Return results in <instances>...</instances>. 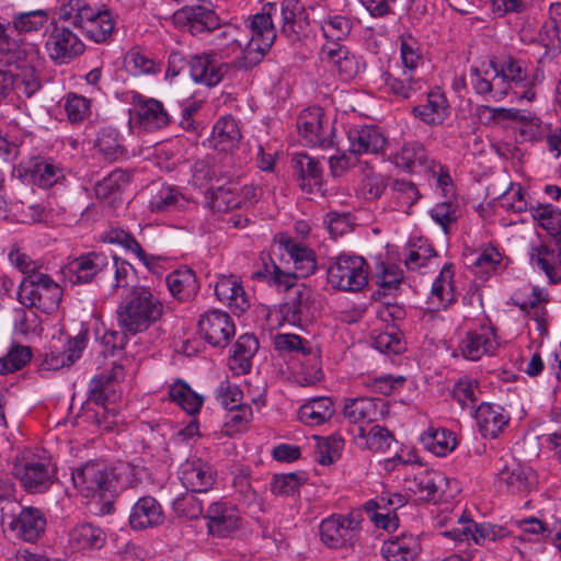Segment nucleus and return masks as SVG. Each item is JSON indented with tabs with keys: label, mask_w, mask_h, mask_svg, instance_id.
Segmentation results:
<instances>
[{
	"label": "nucleus",
	"mask_w": 561,
	"mask_h": 561,
	"mask_svg": "<svg viewBox=\"0 0 561 561\" xmlns=\"http://www.w3.org/2000/svg\"><path fill=\"white\" fill-rule=\"evenodd\" d=\"M388 413L386 400L380 398L358 397L346 399L343 408L344 417L358 425V436L365 437V426L378 422Z\"/></svg>",
	"instance_id": "obj_12"
},
{
	"label": "nucleus",
	"mask_w": 561,
	"mask_h": 561,
	"mask_svg": "<svg viewBox=\"0 0 561 561\" xmlns=\"http://www.w3.org/2000/svg\"><path fill=\"white\" fill-rule=\"evenodd\" d=\"M366 447L375 453H382L390 448L394 440L393 434L380 425L373 426L368 432L365 431Z\"/></svg>",
	"instance_id": "obj_64"
},
{
	"label": "nucleus",
	"mask_w": 561,
	"mask_h": 561,
	"mask_svg": "<svg viewBox=\"0 0 561 561\" xmlns=\"http://www.w3.org/2000/svg\"><path fill=\"white\" fill-rule=\"evenodd\" d=\"M104 11L108 9L96 0H64L59 8V20L82 33Z\"/></svg>",
	"instance_id": "obj_16"
},
{
	"label": "nucleus",
	"mask_w": 561,
	"mask_h": 561,
	"mask_svg": "<svg viewBox=\"0 0 561 561\" xmlns=\"http://www.w3.org/2000/svg\"><path fill=\"white\" fill-rule=\"evenodd\" d=\"M334 414V404L328 397L310 399L298 411V419L308 426H317L325 423Z\"/></svg>",
	"instance_id": "obj_37"
},
{
	"label": "nucleus",
	"mask_w": 561,
	"mask_h": 561,
	"mask_svg": "<svg viewBox=\"0 0 561 561\" xmlns=\"http://www.w3.org/2000/svg\"><path fill=\"white\" fill-rule=\"evenodd\" d=\"M70 27L69 24L55 25L46 42L49 57L59 65L69 64L85 49L78 34Z\"/></svg>",
	"instance_id": "obj_14"
},
{
	"label": "nucleus",
	"mask_w": 561,
	"mask_h": 561,
	"mask_svg": "<svg viewBox=\"0 0 561 561\" xmlns=\"http://www.w3.org/2000/svg\"><path fill=\"white\" fill-rule=\"evenodd\" d=\"M198 334L214 347H226L236 334L231 317L221 310H208L198 321Z\"/></svg>",
	"instance_id": "obj_13"
},
{
	"label": "nucleus",
	"mask_w": 561,
	"mask_h": 561,
	"mask_svg": "<svg viewBox=\"0 0 561 561\" xmlns=\"http://www.w3.org/2000/svg\"><path fill=\"white\" fill-rule=\"evenodd\" d=\"M343 447L344 439L339 434H333L325 438H318L316 459L319 463L329 466L341 457Z\"/></svg>",
	"instance_id": "obj_53"
},
{
	"label": "nucleus",
	"mask_w": 561,
	"mask_h": 561,
	"mask_svg": "<svg viewBox=\"0 0 561 561\" xmlns=\"http://www.w3.org/2000/svg\"><path fill=\"white\" fill-rule=\"evenodd\" d=\"M374 347L383 354H400L405 348L402 340V333L397 327L391 325L386 331L379 332L373 336Z\"/></svg>",
	"instance_id": "obj_54"
},
{
	"label": "nucleus",
	"mask_w": 561,
	"mask_h": 561,
	"mask_svg": "<svg viewBox=\"0 0 561 561\" xmlns=\"http://www.w3.org/2000/svg\"><path fill=\"white\" fill-rule=\"evenodd\" d=\"M32 358L30 346L14 344L8 353L0 358V375H7L22 369Z\"/></svg>",
	"instance_id": "obj_55"
},
{
	"label": "nucleus",
	"mask_w": 561,
	"mask_h": 561,
	"mask_svg": "<svg viewBox=\"0 0 561 561\" xmlns=\"http://www.w3.org/2000/svg\"><path fill=\"white\" fill-rule=\"evenodd\" d=\"M12 34L11 25L0 22V65L15 67L21 62H33L37 58V47Z\"/></svg>",
	"instance_id": "obj_17"
},
{
	"label": "nucleus",
	"mask_w": 561,
	"mask_h": 561,
	"mask_svg": "<svg viewBox=\"0 0 561 561\" xmlns=\"http://www.w3.org/2000/svg\"><path fill=\"white\" fill-rule=\"evenodd\" d=\"M18 297L26 308H36L44 313H51L60 305L62 288L48 274H33L23 276Z\"/></svg>",
	"instance_id": "obj_4"
},
{
	"label": "nucleus",
	"mask_w": 561,
	"mask_h": 561,
	"mask_svg": "<svg viewBox=\"0 0 561 561\" xmlns=\"http://www.w3.org/2000/svg\"><path fill=\"white\" fill-rule=\"evenodd\" d=\"M348 151L354 156L382 154L388 140L382 130L374 125L353 126L347 130Z\"/></svg>",
	"instance_id": "obj_19"
},
{
	"label": "nucleus",
	"mask_w": 561,
	"mask_h": 561,
	"mask_svg": "<svg viewBox=\"0 0 561 561\" xmlns=\"http://www.w3.org/2000/svg\"><path fill=\"white\" fill-rule=\"evenodd\" d=\"M277 243L291 261L294 270L283 268L268 254L262 255V266L253 274L255 278L264 279L278 288L289 289L295 286L297 278L308 277L316 272L317 257L312 249L296 242L286 233L277 236Z\"/></svg>",
	"instance_id": "obj_2"
},
{
	"label": "nucleus",
	"mask_w": 561,
	"mask_h": 561,
	"mask_svg": "<svg viewBox=\"0 0 561 561\" xmlns=\"http://www.w3.org/2000/svg\"><path fill=\"white\" fill-rule=\"evenodd\" d=\"M421 443L425 449L436 456H445L456 447V438L450 431L430 427L421 436Z\"/></svg>",
	"instance_id": "obj_46"
},
{
	"label": "nucleus",
	"mask_w": 561,
	"mask_h": 561,
	"mask_svg": "<svg viewBox=\"0 0 561 561\" xmlns=\"http://www.w3.org/2000/svg\"><path fill=\"white\" fill-rule=\"evenodd\" d=\"M381 551L387 561H414L420 543L412 535L394 536L383 542Z\"/></svg>",
	"instance_id": "obj_33"
},
{
	"label": "nucleus",
	"mask_w": 561,
	"mask_h": 561,
	"mask_svg": "<svg viewBox=\"0 0 561 561\" xmlns=\"http://www.w3.org/2000/svg\"><path fill=\"white\" fill-rule=\"evenodd\" d=\"M163 314L161 299L147 286H135L116 309L121 330L131 335L147 331Z\"/></svg>",
	"instance_id": "obj_3"
},
{
	"label": "nucleus",
	"mask_w": 561,
	"mask_h": 561,
	"mask_svg": "<svg viewBox=\"0 0 561 561\" xmlns=\"http://www.w3.org/2000/svg\"><path fill=\"white\" fill-rule=\"evenodd\" d=\"M188 205V199L172 186H162L151 198L150 209L157 213L182 210Z\"/></svg>",
	"instance_id": "obj_47"
},
{
	"label": "nucleus",
	"mask_w": 561,
	"mask_h": 561,
	"mask_svg": "<svg viewBox=\"0 0 561 561\" xmlns=\"http://www.w3.org/2000/svg\"><path fill=\"white\" fill-rule=\"evenodd\" d=\"M178 14L186 20L194 35L216 30L219 26L218 15L207 5H188Z\"/></svg>",
	"instance_id": "obj_35"
},
{
	"label": "nucleus",
	"mask_w": 561,
	"mask_h": 561,
	"mask_svg": "<svg viewBox=\"0 0 561 561\" xmlns=\"http://www.w3.org/2000/svg\"><path fill=\"white\" fill-rule=\"evenodd\" d=\"M247 26L251 32V36L242 34L238 28L232 26L227 27L217 35V46L219 47L218 56L220 59L229 58L233 54L241 51V56L233 61V65L238 69L242 70L252 69L263 60V58H260L254 64H250L248 60L250 56V44L252 41H255V43L259 44L261 43V39L255 38L254 28L252 25V16L249 19Z\"/></svg>",
	"instance_id": "obj_10"
},
{
	"label": "nucleus",
	"mask_w": 561,
	"mask_h": 561,
	"mask_svg": "<svg viewBox=\"0 0 561 561\" xmlns=\"http://www.w3.org/2000/svg\"><path fill=\"white\" fill-rule=\"evenodd\" d=\"M413 113L425 124L440 125L449 114V104L442 91L432 90L426 103L415 106Z\"/></svg>",
	"instance_id": "obj_31"
},
{
	"label": "nucleus",
	"mask_w": 561,
	"mask_h": 561,
	"mask_svg": "<svg viewBox=\"0 0 561 561\" xmlns=\"http://www.w3.org/2000/svg\"><path fill=\"white\" fill-rule=\"evenodd\" d=\"M274 348L283 354L301 355L302 357L313 355V359L318 358L313 354L310 343L301 336L294 333H277L273 336Z\"/></svg>",
	"instance_id": "obj_49"
},
{
	"label": "nucleus",
	"mask_w": 561,
	"mask_h": 561,
	"mask_svg": "<svg viewBox=\"0 0 561 561\" xmlns=\"http://www.w3.org/2000/svg\"><path fill=\"white\" fill-rule=\"evenodd\" d=\"M105 541L104 531L92 524H81L69 534V543L77 550L100 549Z\"/></svg>",
	"instance_id": "obj_42"
},
{
	"label": "nucleus",
	"mask_w": 561,
	"mask_h": 561,
	"mask_svg": "<svg viewBox=\"0 0 561 561\" xmlns=\"http://www.w3.org/2000/svg\"><path fill=\"white\" fill-rule=\"evenodd\" d=\"M382 79L386 92L400 100L412 98L422 91L425 85L421 77H416L414 72L407 69H403L399 76L387 72L382 76Z\"/></svg>",
	"instance_id": "obj_27"
},
{
	"label": "nucleus",
	"mask_w": 561,
	"mask_h": 561,
	"mask_svg": "<svg viewBox=\"0 0 561 561\" xmlns=\"http://www.w3.org/2000/svg\"><path fill=\"white\" fill-rule=\"evenodd\" d=\"M456 300V294L453 286V272L450 265L446 264L432 285L428 301L437 309H446Z\"/></svg>",
	"instance_id": "obj_41"
},
{
	"label": "nucleus",
	"mask_w": 561,
	"mask_h": 561,
	"mask_svg": "<svg viewBox=\"0 0 561 561\" xmlns=\"http://www.w3.org/2000/svg\"><path fill=\"white\" fill-rule=\"evenodd\" d=\"M322 59L330 62L343 80H351L359 72V62L343 45H324Z\"/></svg>",
	"instance_id": "obj_30"
},
{
	"label": "nucleus",
	"mask_w": 561,
	"mask_h": 561,
	"mask_svg": "<svg viewBox=\"0 0 561 561\" xmlns=\"http://www.w3.org/2000/svg\"><path fill=\"white\" fill-rule=\"evenodd\" d=\"M95 147L103 159L110 162L118 161L127 156L119 133L112 127H105L99 131Z\"/></svg>",
	"instance_id": "obj_43"
},
{
	"label": "nucleus",
	"mask_w": 561,
	"mask_h": 561,
	"mask_svg": "<svg viewBox=\"0 0 561 561\" xmlns=\"http://www.w3.org/2000/svg\"><path fill=\"white\" fill-rule=\"evenodd\" d=\"M234 172L226 171L221 173L216 167L211 169L210 181L216 178V182L209 188V206L214 211L226 213L234 208H241V197H239L238 183L231 179Z\"/></svg>",
	"instance_id": "obj_15"
},
{
	"label": "nucleus",
	"mask_w": 561,
	"mask_h": 561,
	"mask_svg": "<svg viewBox=\"0 0 561 561\" xmlns=\"http://www.w3.org/2000/svg\"><path fill=\"white\" fill-rule=\"evenodd\" d=\"M180 480L191 492H207L216 481V471L201 459L187 460L180 468Z\"/></svg>",
	"instance_id": "obj_24"
},
{
	"label": "nucleus",
	"mask_w": 561,
	"mask_h": 561,
	"mask_svg": "<svg viewBox=\"0 0 561 561\" xmlns=\"http://www.w3.org/2000/svg\"><path fill=\"white\" fill-rule=\"evenodd\" d=\"M531 471L528 468L513 461L505 465L499 472V483L504 485L510 493H523L529 490V476Z\"/></svg>",
	"instance_id": "obj_45"
},
{
	"label": "nucleus",
	"mask_w": 561,
	"mask_h": 561,
	"mask_svg": "<svg viewBox=\"0 0 561 561\" xmlns=\"http://www.w3.org/2000/svg\"><path fill=\"white\" fill-rule=\"evenodd\" d=\"M33 182L49 188L64 178L62 169L51 160L36 159L28 168Z\"/></svg>",
	"instance_id": "obj_48"
},
{
	"label": "nucleus",
	"mask_w": 561,
	"mask_h": 561,
	"mask_svg": "<svg viewBox=\"0 0 561 561\" xmlns=\"http://www.w3.org/2000/svg\"><path fill=\"white\" fill-rule=\"evenodd\" d=\"M391 190L397 206L404 213H408L421 196L415 184L405 180L393 181Z\"/></svg>",
	"instance_id": "obj_60"
},
{
	"label": "nucleus",
	"mask_w": 561,
	"mask_h": 561,
	"mask_svg": "<svg viewBox=\"0 0 561 561\" xmlns=\"http://www.w3.org/2000/svg\"><path fill=\"white\" fill-rule=\"evenodd\" d=\"M1 523L19 538L34 542L44 533L46 519L38 508L9 503L1 508Z\"/></svg>",
	"instance_id": "obj_8"
},
{
	"label": "nucleus",
	"mask_w": 561,
	"mask_h": 561,
	"mask_svg": "<svg viewBox=\"0 0 561 561\" xmlns=\"http://www.w3.org/2000/svg\"><path fill=\"white\" fill-rule=\"evenodd\" d=\"M459 216L460 210L458 204L449 199L437 203L431 209L432 219L443 228L445 233H448V227L456 222Z\"/></svg>",
	"instance_id": "obj_62"
},
{
	"label": "nucleus",
	"mask_w": 561,
	"mask_h": 561,
	"mask_svg": "<svg viewBox=\"0 0 561 561\" xmlns=\"http://www.w3.org/2000/svg\"><path fill=\"white\" fill-rule=\"evenodd\" d=\"M552 251L546 245L533 248L530 253V263L534 267H537L545 272L550 283L561 282V266L549 261V256L552 255Z\"/></svg>",
	"instance_id": "obj_58"
},
{
	"label": "nucleus",
	"mask_w": 561,
	"mask_h": 561,
	"mask_svg": "<svg viewBox=\"0 0 561 561\" xmlns=\"http://www.w3.org/2000/svg\"><path fill=\"white\" fill-rule=\"evenodd\" d=\"M13 474L27 492L42 493L51 485L55 472L47 459L23 458L15 462Z\"/></svg>",
	"instance_id": "obj_11"
},
{
	"label": "nucleus",
	"mask_w": 561,
	"mask_h": 561,
	"mask_svg": "<svg viewBox=\"0 0 561 561\" xmlns=\"http://www.w3.org/2000/svg\"><path fill=\"white\" fill-rule=\"evenodd\" d=\"M48 22V13L45 10H32L16 12L12 16L13 31L18 33H31L42 30Z\"/></svg>",
	"instance_id": "obj_52"
},
{
	"label": "nucleus",
	"mask_w": 561,
	"mask_h": 561,
	"mask_svg": "<svg viewBox=\"0 0 561 561\" xmlns=\"http://www.w3.org/2000/svg\"><path fill=\"white\" fill-rule=\"evenodd\" d=\"M474 420L479 433L484 438L494 439L507 427L511 416L499 404L482 402L474 410Z\"/></svg>",
	"instance_id": "obj_21"
},
{
	"label": "nucleus",
	"mask_w": 561,
	"mask_h": 561,
	"mask_svg": "<svg viewBox=\"0 0 561 561\" xmlns=\"http://www.w3.org/2000/svg\"><path fill=\"white\" fill-rule=\"evenodd\" d=\"M216 399L226 410L233 412L237 407L243 404V392L237 385L226 379L217 387Z\"/></svg>",
	"instance_id": "obj_63"
},
{
	"label": "nucleus",
	"mask_w": 561,
	"mask_h": 561,
	"mask_svg": "<svg viewBox=\"0 0 561 561\" xmlns=\"http://www.w3.org/2000/svg\"><path fill=\"white\" fill-rule=\"evenodd\" d=\"M41 64L39 51L33 62H21L15 66L16 72L13 76V85L19 94L32 98L41 88L42 82L37 75V67Z\"/></svg>",
	"instance_id": "obj_38"
},
{
	"label": "nucleus",
	"mask_w": 561,
	"mask_h": 561,
	"mask_svg": "<svg viewBox=\"0 0 561 561\" xmlns=\"http://www.w3.org/2000/svg\"><path fill=\"white\" fill-rule=\"evenodd\" d=\"M169 397L188 414L197 413L203 404V398L183 381L170 386Z\"/></svg>",
	"instance_id": "obj_51"
},
{
	"label": "nucleus",
	"mask_w": 561,
	"mask_h": 561,
	"mask_svg": "<svg viewBox=\"0 0 561 561\" xmlns=\"http://www.w3.org/2000/svg\"><path fill=\"white\" fill-rule=\"evenodd\" d=\"M455 541L472 540L477 545H483L485 541H495L505 535L502 527L491 524H473L462 526L461 529H453L443 534Z\"/></svg>",
	"instance_id": "obj_29"
},
{
	"label": "nucleus",
	"mask_w": 561,
	"mask_h": 561,
	"mask_svg": "<svg viewBox=\"0 0 561 561\" xmlns=\"http://www.w3.org/2000/svg\"><path fill=\"white\" fill-rule=\"evenodd\" d=\"M115 24L116 21L113 13L110 10L104 11L103 14H101L96 21L92 22V25L81 34L96 44H102L110 39L115 30Z\"/></svg>",
	"instance_id": "obj_57"
},
{
	"label": "nucleus",
	"mask_w": 561,
	"mask_h": 561,
	"mask_svg": "<svg viewBox=\"0 0 561 561\" xmlns=\"http://www.w3.org/2000/svg\"><path fill=\"white\" fill-rule=\"evenodd\" d=\"M314 21L320 26L323 36L331 43L327 45H340L339 42L345 39L353 27L350 18L337 14L334 10L327 7L313 9Z\"/></svg>",
	"instance_id": "obj_23"
},
{
	"label": "nucleus",
	"mask_w": 561,
	"mask_h": 561,
	"mask_svg": "<svg viewBox=\"0 0 561 561\" xmlns=\"http://www.w3.org/2000/svg\"><path fill=\"white\" fill-rule=\"evenodd\" d=\"M362 522L359 512L332 514L320 523V540L329 549L354 548L359 540Z\"/></svg>",
	"instance_id": "obj_5"
},
{
	"label": "nucleus",
	"mask_w": 561,
	"mask_h": 561,
	"mask_svg": "<svg viewBox=\"0 0 561 561\" xmlns=\"http://www.w3.org/2000/svg\"><path fill=\"white\" fill-rule=\"evenodd\" d=\"M208 531L217 537H227L239 528L241 517L236 506L226 502H214L206 511Z\"/></svg>",
	"instance_id": "obj_22"
},
{
	"label": "nucleus",
	"mask_w": 561,
	"mask_h": 561,
	"mask_svg": "<svg viewBox=\"0 0 561 561\" xmlns=\"http://www.w3.org/2000/svg\"><path fill=\"white\" fill-rule=\"evenodd\" d=\"M217 57V53L193 55L188 60L192 80L206 87L217 85L228 70V64L221 62Z\"/></svg>",
	"instance_id": "obj_20"
},
{
	"label": "nucleus",
	"mask_w": 561,
	"mask_h": 561,
	"mask_svg": "<svg viewBox=\"0 0 561 561\" xmlns=\"http://www.w3.org/2000/svg\"><path fill=\"white\" fill-rule=\"evenodd\" d=\"M164 516L159 502L152 496L140 497L131 507L129 524L134 529H146L163 523Z\"/></svg>",
	"instance_id": "obj_26"
},
{
	"label": "nucleus",
	"mask_w": 561,
	"mask_h": 561,
	"mask_svg": "<svg viewBox=\"0 0 561 561\" xmlns=\"http://www.w3.org/2000/svg\"><path fill=\"white\" fill-rule=\"evenodd\" d=\"M241 139V133L237 121L231 116H225L217 121L209 138L210 146L219 151L233 150Z\"/></svg>",
	"instance_id": "obj_32"
},
{
	"label": "nucleus",
	"mask_w": 561,
	"mask_h": 561,
	"mask_svg": "<svg viewBox=\"0 0 561 561\" xmlns=\"http://www.w3.org/2000/svg\"><path fill=\"white\" fill-rule=\"evenodd\" d=\"M215 294L234 313H242L250 307L249 298L236 276H221L216 282Z\"/></svg>",
	"instance_id": "obj_25"
},
{
	"label": "nucleus",
	"mask_w": 561,
	"mask_h": 561,
	"mask_svg": "<svg viewBox=\"0 0 561 561\" xmlns=\"http://www.w3.org/2000/svg\"><path fill=\"white\" fill-rule=\"evenodd\" d=\"M481 390L474 379H460L454 387V399L463 408L473 410L479 400Z\"/></svg>",
	"instance_id": "obj_61"
},
{
	"label": "nucleus",
	"mask_w": 561,
	"mask_h": 561,
	"mask_svg": "<svg viewBox=\"0 0 561 561\" xmlns=\"http://www.w3.org/2000/svg\"><path fill=\"white\" fill-rule=\"evenodd\" d=\"M110 261L102 252H89L68 261L62 268L72 284L91 283L99 274L108 270Z\"/></svg>",
	"instance_id": "obj_18"
},
{
	"label": "nucleus",
	"mask_w": 561,
	"mask_h": 561,
	"mask_svg": "<svg viewBox=\"0 0 561 561\" xmlns=\"http://www.w3.org/2000/svg\"><path fill=\"white\" fill-rule=\"evenodd\" d=\"M257 350L259 343L253 335L243 334L239 336L233 345L230 368L237 374H248L251 369V358Z\"/></svg>",
	"instance_id": "obj_44"
},
{
	"label": "nucleus",
	"mask_w": 561,
	"mask_h": 561,
	"mask_svg": "<svg viewBox=\"0 0 561 561\" xmlns=\"http://www.w3.org/2000/svg\"><path fill=\"white\" fill-rule=\"evenodd\" d=\"M139 124L148 130L165 127L170 117L163 104L154 99L140 101L136 106Z\"/></svg>",
	"instance_id": "obj_40"
},
{
	"label": "nucleus",
	"mask_w": 561,
	"mask_h": 561,
	"mask_svg": "<svg viewBox=\"0 0 561 561\" xmlns=\"http://www.w3.org/2000/svg\"><path fill=\"white\" fill-rule=\"evenodd\" d=\"M328 282L336 289L358 291L368 282V265L363 256L342 253L328 268Z\"/></svg>",
	"instance_id": "obj_7"
},
{
	"label": "nucleus",
	"mask_w": 561,
	"mask_h": 561,
	"mask_svg": "<svg viewBox=\"0 0 561 561\" xmlns=\"http://www.w3.org/2000/svg\"><path fill=\"white\" fill-rule=\"evenodd\" d=\"M533 218L547 230L550 234L554 236L560 232L561 228V210L550 204H538L529 208Z\"/></svg>",
	"instance_id": "obj_56"
},
{
	"label": "nucleus",
	"mask_w": 561,
	"mask_h": 561,
	"mask_svg": "<svg viewBox=\"0 0 561 561\" xmlns=\"http://www.w3.org/2000/svg\"><path fill=\"white\" fill-rule=\"evenodd\" d=\"M294 165L298 174V183L302 191L312 192L322 184V169L319 161L306 153H297Z\"/></svg>",
	"instance_id": "obj_36"
},
{
	"label": "nucleus",
	"mask_w": 561,
	"mask_h": 561,
	"mask_svg": "<svg viewBox=\"0 0 561 561\" xmlns=\"http://www.w3.org/2000/svg\"><path fill=\"white\" fill-rule=\"evenodd\" d=\"M282 314L288 323L294 325L309 320L312 317L310 295L299 291L295 298L282 307Z\"/></svg>",
	"instance_id": "obj_50"
},
{
	"label": "nucleus",
	"mask_w": 561,
	"mask_h": 561,
	"mask_svg": "<svg viewBox=\"0 0 561 561\" xmlns=\"http://www.w3.org/2000/svg\"><path fill=\"white\" fill-rule=\"evenodd\" d=\"M75 488L84 497L105 499L115 492L114 470L103 461H89L71 473Z\"/></svg>",
	"instance_id": "obj_6"
},
{
	"label": "nucleus",
	"mask_w": 561,
	"mask_h": 561,
	"mask_svg": "<svg viewBox=\"0 0 561 561\" xmlns=\"http://www.w3.org/2000/svg\"><path fill=\"white\" fill-rule=\"evenodd\" d=\"M301 14L302 5L298 0H283L279 7L276 3H266L261 13L253 15L255 38L261 39V43L256 44L252 41L250 44L248 58L250 64L264 58L271 49L277 36L275 22L280 24L282 35L290 42H297L304 31Z\"/></svg>",
	"instance_id": "obj_1"
},
{
	"label": "nucleus",
	"mask_w": 561,
	"mask_h": 561,
	"mask_svg": "<svg viewBox=\"0 0 561 561\" xmlns=\"http://www.w3.org/2000/svg\"><path fill=\"white\" fill-rule=\"evenodd\" d=\"M393 162L397 167L409 172L427 171L432 164L424 146L417 141L405 144L394 154Z\"/></svg>",
	"instance_id": "obj_34"
},
{
	"label": "nucleus",
	"mask_w": 561,
	"mask_h": 561,
	"mask_svg": "<svg viewBox=\"0 0 561 561\" xmlns=\"http://www.w3.org/2000/svg\"><path fill=\"white\" fill-rule=\"evenodd\" d=\"M496 346L495 335L489 328L470 331L461 340L459 348L465 358L478 360Z\"/></svg>",
	"instance_id": "obj_28"
},
{
	"label": "nucleus",
	"mask_w": 561,
	"mask_h": 561,
	"mask_svg": "<svg viewBox=\"0 0 561 561\" xmlns=\"http://www.w3.org/2000/svg\"><path fill=\"white\" fill-rule=\"evenodd\" d=\"M104 241L108 243H116L122 247H124L126 250L130 251L131 253L136 254V256L146 265L150 266V259L146 254V252L142 250L139 242L127 231L119 229V228H113L108 230L104 237Z\"/></svg>",
	"instance_id": "obj_59"
},
{
	"label": "nucleus",
	"mask_w": 561,
	"mask_h": 561,
	"mask_svg": "<svg viewBox=\"0 0 561 561\" xmlns=\"http://www.w3.org/2000/svg\"><path fill=\"white\" fill-rule=\"evenodd\" d=\"M299 136L307 146L322 149L334 146V130L321 107H308L297 118Z\"/></svg>",
	"instance_id": "obj_9"
},
{
	"label": "nucleus",
	"mask_w": 561,
	"mask_h": 561,
	"mask_svg": "<svg viewBox=\"0 0 561 561\" xmlns=\"http://www.w3.org/2000/svg\"><path fill=\"white\" fill-rule=\"evenodd\" d=\"M167 285L171 295L182 301L190 300L198 291V283L194 272L181 267L167 276Z\"/></svg>",
	"instance_id": "obj_39"
}]
</instances>
